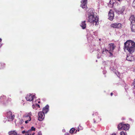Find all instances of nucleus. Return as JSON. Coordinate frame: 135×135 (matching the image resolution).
I'll list each match as a JSON object with an SVG mask.
<instances>
[{
    "instance_id": "nucleus-25",
    "label": "nucleus",
    "mask_w": 135,
    "mask_h": 135,
    "mask_svg": "<svg viewBox=\"0 0 135 135\" xmlns=\"http://www.w3.org/2000/svg\"><path fill=\"white\" fill-rule=\"evenodd\" d=\"M120 135H127V134L126 133H125L123 131H122L120 133Z\"/></svg>"
},
{
    "instance_id": "nucleus-29",
    "label": "nucleus",
    "mask_w": 135,
    "mask_h": 135,
    "mask_svg": "<svg viewBox=\"0 0 135 135\" xmlns=\"http://www.w3.org/2000/svg\"><path fill=\"white\" fill-rule=\"evenodd\" d=\"M133 85L135 87V79H134V81L133 82Z\"/></svg>"
},
{
    "instance_id": "nucleus-9",
    "label": "nucleus",
    "mask_w": 135,
    "mask_h": 135,
    "mask_svg": "<svg viewBox=\"0 0 135 135\" xmlns=\"http://www.w3.org/2000/svg\"><path fill=\"white\" fill-rule=\"evenodd\" d=\"M131 29L132 31L133 32H135V21H133L132 23H131Z\"/></svg>"
},
{
    "instance_id": "nucleus-27",
    "label": "nucleus",
    "mask_w": 135,
    "mask_h": 135,
    "mask_svg": "<svg viewBox=\"0 0 135 135\" xmlns=\"http://www.w3.org/2000/svg\"><path fill=\"white\" fill-rule=\"evenodd\" d=\"M35 128L33 127H31V129L30 130H31V131H35Z\"/></svg>"
},
{
    "instance_id": "nucleus-4",
    "label": "nucleus",
    "mask_w": 135,
    "mask_h": 135,
    "mask_svg": "<svg viewBox=\"0 0 135 135\" xmlns=\"http://www.w3.org/2000/svg\"><path fill=\"white\" fill-rule=\"evenodd\" d=\"M38 120L40 121H42L45 117L44 113L42 112H40L38 113Z\"/></svg>"
},
{
    "instance_id": "nucleus-7",
    "label": "nucleus",
    "mask_w": 135,
    "mask_h": 135,
    "mask_svg": "<svg viewBox=\"0 0 135 135\" xmlns=\"http://www.w3.org/2000/svg\"><path fill=\"white\" fill-rule=\"evenodd\" d=\"M87 0H83L81 1V7L83 8H86L87 7L86 5V3L87 2Z\"/></svg>"
},
{
    "instance_id": "nucleus-24",
    "label": "nucleus",
    "mask_w": 135,
    "mask_h": 135,
    "mask_svg": "<svg viewBox=\"0 0 135 135\" xmlns=\"http://www.w3.org/2000/svg\"><path fill=\"white\" fill-rule=\"evenodd\" d=\"M31 130H29L27 131L26 132V135H29L30 132H31Z\"/></svg>"
},
{
    "instance_id": "nucleus-22",
    "label": "nucleus",
    "mask_w": 135,
    "mask_h": 135,
    "mask_svg": "<svg viewBox=\"0 0 135 135\" xmlns=\"http://www.w3.org/2000/svg\"><path fill=\"white\" fill-rule=\"evenodd\" d=\"M75 130V129L74 128H73L70 130V133H73Z\"/></svg>"
},
{
    "instance_id": "nucleus-6",
    "label": "nucleus",
    "mask_w": 135,
    "mask_h": 135,
    "mask_svg": "<svg viewBox=\"0 0 135 135\" xmlns=\"http://www.w3.org/2000/svg\"><path fill=\"white\" fill-rule=\"evenodd\" d=\"M108 16L109 19L111 21L113 20L114 16V14L113 11L111 10H110L108 13Z\"/></svg>"
},
{
    "instance_id": "nucleus-13",
    "label": "nucleus",
    "mask_w": 135,
    "mask_h": 135,
    "mask_svg": "<svg viewBox=\"0 0 135 135\" xmlns=\"http://www.w3.org/2000/svg\"><path fill=\"white\" fill-rule=\"evenodd\" d=\"M129 128V125L128 124H123V129L125 130H128Z\"/></svg>"
},
{
    "instance_id": "nucleus-40",
    "label": "nucleus",
    "mask_w": 135,
    "mask_h": 135,
    "mask_svg": "<svg viewBox=\"0 0 135 135\" xmlns=\"http://www.w3.org/2000/svg\"><path fill=\"white\" fill-rule=\"evenodd\" d=\"M1 46V45L0 46V47Z\"/></svg>"
},
{
    "instance_id": "nucleus-35",
    "label": "nucleus",
    "mask_w": 135,
    "mask_h": 135,
    "mask_svg": "<svg viewBox=\"0 0 135 135\" xmlns=\"http://www.w3.org/2000/svg\"><path fill=\"white\" fill-rule=\"evenodd\" d=\"M110 95H111V96H112V95H113V93H111V94H110Z\"/></svg>"
},
{
    "instance_id": "nucleus-39",
    "label": "nucleus",
    "mask_w": 135,
    "mask_h": 135,
    "mask_svg": "<svg viewBox=\"0 0 135 135\" xmlns=\"http://www.w3.org/2000/svg\"><path fill=\"white\" fill-rule=\"evenodd\" d=\"M22 121L23 122V120H22Z\"/></svg>"
},
{
    "instance_id": "nucleus-5",
    "label": "nucleus",
    "mask_w": 135,
    "mask_h": 135,
    "mask_svg": "<svg viewBox=\"0 0 135 135\" xmlns=\"http://www.w3.org/2000/svg\"><path fill=\"white\" fill-rule=\"evenodd\" d=\"M110 26L113 28H120L121 27V24L119 23H114L112 24Z\"/></svg>"
},
{
    "instance_id": "nucleus-34",
    "label": "nucleus",
    "mask_w": 135,
    "mask_h": 135,
    "mask_svg": "<svg viewBox=\"0 0 135 135\" xmlns=\"http://www.w3.org/2000/svg\"><path fill=\"white\" fill-rule=\"evenodd\" d=\"M111 135H116L115 133H113Z\"/></svg>"
},
{
    "instance_id": "nucleus-3",
    "label": "nucleus",
    "mask_w": 135,
    "mask_h": 135,
    "mask_svg": "<svg viewBox=\"0 0 135 135\" xmlns=\"http://www.w3.org/2000/svg\"><path fill=\"white\" fill-rule=\"evenodd\" d=\"M35 98V96L33 94H27L26 97V98L27 101H31Z\"/></svg>"
},
{
    "instance_id": "nucleus-32",
    "label": "nucleus",
    "mask_w": 135,
    "mask_h": 135,
    "mask_svg": "<svg viewBox=\"0 0 135 135\" xmlns=\"http://www.w3.org/2000/svg\"><path fill=\"white\" fill-rule=\"evenodd\" d=\"M37 102L38 103H40V101L38 100H37L36 101V102Z\"/></svg>"
},
{
    "instance_id": "nucleus-26",
    "label": "nucleus",
    "mask_w": 135,
    "mask_h": 135,
    "mask_svg": "<svg viewBox=\"0 0 135 135\" xmlns=\"http://www.w3.org/2000/svg\"><path fill=\"white\" fill-rule=\"evenodd\" d=\"M132 6L135 9V0H134L133 2Z\"/></svg>"
},
{
    "instance_id": "nucleus-33",
    "label": "nucleus",
    "mask_w": 135,
    "mask_h": 135,
    "mask_svg": "<svg viewBox=\"0 0 135 135\" xmlns=\"http://www.w3.org/2000/svg\"><path fill=\"white\" fill-rule=\"evenodd\" d=\"M117 0L119 2H121L123 1V0Z\"/></svg>"
},
{
    "instance_id": "nucleus-16",
    "label": "nucleus",
    "mask_w": 135,
    "mask_h": 135,
    "mask_svg": "<svg viewBox=\"0 0 135 135\" xmlns=\"http://www.w3.org/2000/svg\"><path fill=\"white\" fill-rule=\"evenodd\" d=\"M85 21H84L81 24V25L80 26L82 27V28L83 29H84L86 27V24L85 23Z\"/></svg>"
},
{
    "instance_id": "nucleus-1",
    "label": "nucleus",
    "mask_w": 135,
    "mask_h": 135,
    "mask_svg": "<svg viewBox=\"0 0 135 135\" xmlns=\"http://www.w3.org/2000/svg\"><path fill=\"white\" fill-rule=\"evenodd\" d=\"M95 13L92 9H89L88 12V21L95 25L99 24L98 18L95 15Z\"/></svg>"
},
{
    "instance_id": "nucleus-18",
    "label": "nucleus",
    "mask_w": 135,
    "mask_h": 135,
    "mask_svg": "<svg viewBox=\"0 0 135 135\" xmlns=\"http://www.w3.org/2000/svg\"><path fill=\"white\" fill-rule=\"evenodd\" d=\"M124 7H122V8H121L118 11V13L119 14H122L124 11Z\"/></svg>"
},
{
    "instance_id": "nucleus-10",
    "label": "nucleus",
    "mask_w": 135,
    "mask_h": 135,
    "mask_svg": "<svg viewBox=\"0 0 135 135\" xmlns=\"http://www.w3.org/2000/svg\"><path fill=\"white\" fill-rule=\"evenodd\" d=\"M126 59L127 60L130 61H132L134 60V57L131 55L127 56Z\"/></svg>"
},
{
    "instance_id": "nucleus-14",
    "label": "nucleus",
    "mask_w": 135,
    "mask_h": 135,
    "mask_svg": "<svg viewBox=\"0 0 135 135\" xmlns=\"http://www.w3.org/2000/svg\"><path fill=\"white\" fill-rule=\"evenodd\" d=\"M115 2V0H110L109 4H108V6L111 7H113V5L114 4Z\"/></svg>"
},
{
    "instance_id": "nucleus-38",
    "label": "nucleus",
    "mask_w": 135,
    "mask_h": 135,
    "mask_svg": "<svg viewBox=\"0 0 135 135\" xmlns=\"http://www.w3.org/2000/svg\"><path fill=\"white\" fill-rule=\"evenodd\" d=\"M34 134V133L32 135H33Z\"/></svg>"
},
{
    "instance_id": "nucleus-21",
    "label": "nucleus",
    "mask_w": 135,
    "mask_h": 135,
    "mask_svg": "<svg viewBox=\"0 0 135 135\" xmlns=\"http://www.w3.org/2000/svg\"><path fill=\"white\" fill-rule=\"evenodd\" d=\"M36 107H38L39 108H40V106L39 104H36L35 105L33 104L32 106V108L33 109H34L35 107V108Z\"/></svg>"
},
{
    "instance_id": "nucleus-12",
    "label": "nucleus",
    "mask_w": 135,
    "mask_h": 135,
    "mask_svg": "<svg viewBox=\"0 0 135 135\" xmlns=\"http://www.w3.org/2000/svg\"><path fill=\"white\" fill-rule=\"evenodd\" d=\"M109 49L110 50V51H112L114 49L115 47L114 46V44H109Z\"/></svg>"
},
{
    "instance_id": "nucleus-37",
    "label": "nucleus",
    "mask_w": 135,
    "mask_h": 135,
    "mask_svg": "<svg viewBox=\"0 0 135 135\" xmlns=\"http://www.w3.org/2000/svg\"><path fill=\"white\" fill-rule=\"evenodd\" d=\"M38 135H41V134H39Z\"/></svg>"
},
{
    "instance_id": "nucleus-28",
    "label": "nucleus",
    "mask_w": 135,
    "mask_h": 135,
    "mask_svg": "<svg viewBox=\"0 0 135 135\" xmlns=\"http://www.w3.org/2000/svg\"><path fill=\"white\" fill-rule=\"evenodd\" d=\"M108 51V50H107V49H104L103 50V52L104 51L107 52V51Z\"/></svg>"
},
{
    "instance_id": "nucleus-36",
    "label": "nucleus",
    "mask_w": 135,
    "mask_h": 135,
    "mask_svg": "<svg viewBox=\"0 0 135 135\" xmlns=\"http://www.w3.org/2000/svg\"><path fill=\"white\" fill-rule=\"evenodd\" d=\"M2 40V39L1 38H0V42Z\"/></svg>"
},
{
    "instance_id": "nucleus-15",
    "label": "nucleus",
    "mask_w": 135,
    "mask_h": 135,
    "mask_svg": "<svg viewBox=\"0 0 135 135\" xmlns=\"http://www.w3.org/2000/svg\"><path fill=\"white\" fill-rule=\"evenodd\" d=\"M9 135H17V133L15 131H11L8 133Z\"/></svg>"
},
{
    "instance_id": "nucleus-2",
    "label": "nucleus",
    "mask_w": 135,
    "mask_h": 135,
    "mask_svg": "<svg viewBox=\"0 0 135 135\" xmlns=\"http://www.w3.org/2000/svg\"><path fill=\"white\" fill-rule=\"evenodd\" d=\"M124 50L127 51L129 53L131 54L135 50V42L133 41L129 40L124 43Z\"/></svg>"
},
{
    "instance_id": "nucleus-19",
    "label": "nucleus",
    "mask_w": 135,
    "mask_h": 135,
    "mask_svg": "<svg viewBox=\"0 0 135 135\" xmlns=\"http://www.w3.org/2000/svg\"><path fill=\"white\" fill-rule=\"evenodd\" d=\"M123 124L122 123H120L118 124V129H123Z\"/></svg>"
},
{
    "instance_id": "nucleus-31",
    "label": "nucleus",
    "mask_w": 135,
    "mask_h": 135,
    "mask_svg": "<svg viewBox=\"0 0 135 135\" xmlns=\"http://www.w3.org/2000/svg\"><path fill=\"white\" fill-rule=\"evenodd\" d=\"M65 135H69V134L68 133H65Z\"/></svg>"
},
{
    "instance_id": "nucleus-30",
    "label": "nucleus",
    "mask_w": 135,
    "mask_h": 135,
    "mask_svg": "<svg viewBox=\"0 0 135 135\" xmlns=\"http://www.w3.org/2000/svg\"><path fill=\"white\" fill-rule=\"evenodd\" d=\"M26 132L25 131H23L22 132V133H23V134H24L25 133H26Z\"/></svg>"
},
{
    "instance_id": "nucleus-8",
    "label": "nucleus",
    "mask_w": 135,
    "mask_h": 135,
    "mask_svg": "<svg viewBox=\"0 0 135 135\" xmlns=\"http://www.w3.org/2000/svg\"><path fill=\"white\" fill-rule=\"evenodd\" d=\"M15 116L12 115V113L11 112H9L8 113L7 117L8 119H11L12 120L14 118Z\"/></svg>"
},
{
    "instance_id": "nucleus-23",
    "label": "nucleus",
    "mask_w": 135,
    "mask_h": 135,
    "mask_svg": "<svg viewBox=\"0 0 135 135\" xmlns=\"http://www.w3.org/2000/svg\"><path fill=\"white\" fill-rule=\"evenodd\" d=\"M31 117H29L28 119V120H27L25 121V123L26 124L27 123H28L29 121H30L31 120Z\"/></svg>"
},
{
    "instance_id": "nucleus-20",
    "label": "nucleus",
    "mask_w": 135,
    "mask_h": 135,
    "mask_svg": "<svg viewBox=\"0 0 135 135\" xmlns=\"http://www.w3.org/2000/svg\"><path fill=\"white\" fill-rule=\"evenodd\" d=\"M31 115V112L26 113L24 116V117L26 118L30 117Z\"/></svg>"
},
{
    "instance_id": "nucleus-11",
    "label": "nucleus",
    "mask_w": 135,
    "mask_h": 135,
    "mask_svg": "<svg viewBox=\"0 0 135 135\" xmlns=\"http://www.w3.org/2000/svg\"><path fill=\"white\" fill-rule=\"evenodd\" d=\"M49 106L48 105H47L43 109V112L44 113H47L49 111Z\"/></svg>"
},
{
    "instance_id": "nucleus-17",
    "label": "nucleus",
    "mask_w": 135,
    "mask_h": 135,
    "mask_svg": "<svg viewBox=\"0 0 135 135\" xmlns=\"http://www.w3.org/2000/svg\"><path fill=\"white\" fill-rule=\"evenodd\" d=\"M129 20L131 21V23H132V22L134 21L135 22V19L134 16L132 15L131 16Z\"/></svg>"
}]
</instances>
